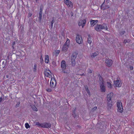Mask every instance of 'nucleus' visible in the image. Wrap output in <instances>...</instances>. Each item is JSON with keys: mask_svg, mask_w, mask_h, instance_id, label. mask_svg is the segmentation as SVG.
<instances>
[{"mask_svg": "<svg viewBox=\"0 0 134 134\" xmlns=\"http://www.w3.org/2000/svg\"><path fill=\"white\" fill-rule=\"evenodd\" d=\"M113 93H110L108 94L107 98V107L108 110H110L111 108L112 105L111 104L112 102L111 98L113 96Z\"/></svg>", "mask_w": 134, "mask_h": 134, "instance_id": "1", "label": "nucleus"}, {"mask_svg": "<svg viewBox=\"0 0 134 134\" xmlns=\"http://www.w3.org/2000/svg\"><path fill=\"white\" fill-rule=\"evenodd\" d=\"M95 29L97 31L99 32L101 30L103 29L107 30L108 28L106 25L104 23L102 24H96L95 26Z\"/></svg>", "mask_w": 134, "mask_h": 134, "instance_id": "2", "label": "nucleus"}, {"mask_svg": "<svg viewBox=\"0 0 134 134\" xmlns=\"http://www.w3.org/2000/svg\"><path fill=\"white\" fill-rule=\"evenodd\" d=\"M77 53L76 52L73 53L71 57V62L72 65V66H74L76 63L75 60L77 57Z\"/></svg>", "mask_w": 134, "mask_h": 134, "instance_id": "3", "label": "nucleus"}, {"mask_svg": "<svg viewBox=\"0 0 134 134\" xmlns=\"http://www.w3.org/2000/svg\"><path fill=\"white\" fill-rule=\"evenodd\" d=\"M66 67L65 62L64 60H63L61 62V67L62 69V72L64 73H67L65 71V69H66Z\"/></svg>", "mask_w": 134, "mask_h": 134, "instance_id": "4", "label": "nucleus"}, {"mask_svg": "<svg viewBox=\"0 0 134 134\" xmlns=\"http://www.w3.org/2000/svg\"><path fill=\"white\" fill-rule=\"evenodd\" d=\"M76 42L79 44H81L82 43V38L80 35L79 34L77 35L76 36Z\"/></svg>", "mask_w": 134, "mask_h": 134, "instance_id": "5", "label": "nucleus"}, {"mask_svg": "<svg viewBox=\"0 0 134 134\" xmlns=\"http://www.w3.org/2000/svg\"><path fill=\"white\" fill-rule=\"evenodd\" d=\"M86 21L85 19L82 20H80L78 22V25L79 26H82V27L83 28L86 23Z\"/></svg>", "mask_w": 134, "mask_h": 134, "instance_id": "6", "label": "nucleus"}, {"mask_svg": "<svg viewBox=\"0 0 134 134\" xmlns=\"http://www.w3.org/2000/svg\"><path fill=\"white\" fill-rule=\"evenodd\" d=\"M105 62L107 64V65L109 67L113 63L112 60L109 58L106 59Z\"/></svg>", "mask_w": 134, "mask_h": 134, "instance_id": "7", "label": "nucleus"}, {"mask_svg": "<svg viewBox=\"0 0 134 134\" xmlns=\"http://www.w3.org/2000/svg\"><path fill=\"white\" fill-rule=\"evenodd\" d=\"M51 127V124L48 123H45L43 124V125H42V127L45 128H49Z\"/></svg>", "mask_w": 134, "mask_h": 134, "instance_id": "8", "label": "nucleus"}, {"mask_svg": "<svg viewBox=\"0 0 134 134\" xmlns=\"http://www.w3.org/2000/svg\"><path fill=\"white\" fill-rule=\"evenodd\" d=\"M114 84L116 87H120L121 86V83L119 80L114 81Z\"/></svg>", "mask_w": 134, "mask_h": 134, "instance_id": "9", "label": "nucleus"}, {"mask_svg": "<svg viewBox=\"0 0 134 134\" xmlns=\"http://www.w3.org/2000/svg\"><path fill=\"white\" fill-rule=\"evenodd\" d=\"M64 2L68 6L70 7L71 5H72V3L69 0H64Z\"/></svg>", "mask_w": 134, "mask_h": 134, "instance_id": "10", "label": "nucleus"}, {"mask_svg": "<svg viewBox=\"0 0 134 134\" xmlns=\"http://www.w3.org/2000/svg\"><path fill=\"white\" fill-rule=\"evenodd\" d=\"M100 87L101 91L102 92H104L106 91L105 86L104 84L100 85Z\"/></svg>", "mask_w": 134, "mask_h": 134, "instance_id": "11", "label": "nucleus"}, {"mask_svg": "<svg viewBox=\"0 0 134 134\" xmlns=\"http://www.w3.org/2000/svg\"><path fill=\"white\" fill-rule=\"evenodd\" d=\"M8 66L7 63V62L3 61L2 62L1 66L3 68L4 70H5Z\"/></svg>", "mask_w": 134, "mask_h": 134, "instance_id": "12", "label": "nucleus"}, {"mask_svg": "<svg viewBox=\"0 0 134 134\" xmlns=\"http://www.w3.org/2000/svg\"><path fill=\"white\" fill-rule=\"evenodd\" d=\"M52 74L51 72L49 70L46 69L44 71V75L47 77L51 75Z\"/></svg>", "mask_w": 134, "mask_h": 134, "instance_id": "13", "label": "nucleus"}, {"mask_svg": "<svg viewBox=\"0 0 134 134\" xmlns=\"http://www.w3.org/2000/svg\"><path fill=\"white\" fill-rule=\"evenodd\" d=\"M69 46L67 45V44H64L62 48V51L65 52L66 51Z\"/></svg>", "mask_w": 134, "mask_h": 134, "instance_id": "14", "label": "nucleus"}, {"mask_svg": "<svg viewBox=\"0 0 134 134\" xmlns=\"http://www.w3.org/2000/svg\"><path fill=\"white\" fill-rule=\"evenodd\" d=\"M98 22V20H91V26H94V25L96 24Z\"/></svg>", "mask_w": 134, "mask_h": 134, "instance_id": "15", "label": "nucleus"}, {"mask_svg": "<svg viewBox=\"0 0 134 134\" xmlns=\"http://www.w3.org/2000/svg\"><path fill=\"white\" fill-rule=\"evenodd\" d=\"M52 81V80H51L50 83V86L51 87L54 88L56 86V81L55 80L54 81L55 82V84H54V83L53 82V81Z\"/></svg>", "mask_w": 134, "mask_h": 134, "instance_id": "16", "label": "nucleus"}, {"mask_svg": "<svg viewBox=\"0 0 134 134\" xmlns=\"http://www.w3.org/2000/svg\"><path fill=\"white\" fill-rule=\"evenodd\" d=\"M99 77L100 81L99 85L104 84V81L102 77L100 76H99Z\"/></svg>", "mask_w": 134, "mask_h": 134, "instance_id": "17", "label": "nucleus"}, {"mask_svg": "<svg viewBox=\"0 0 134 134\" xmlns=\"http://www.w3.org/2000/svg\"><path fill=\"white\" fill-rule=\"evenodd\" d=\"M118 111L120 113H122V112L123 111V109L122 105H121V107L118 108Z\"/></svg>", "mask_w": 134, "mask_h": 134, "instance_id": "18", "label": "nucleus"}, {"mask_svg": "<svg viewBox=\"0 0 134 134\" xmlns=\"http://www.w3.org/2000/svg\"><path fill=\"white\" fill-rule=\"evenodd\" d=\"M99 54V52H94L91 55V57L93 58H94L96 56Z\"/></svg>", "mask_w": 134, "mask_h": 134, "instance_id": "19", "label": "nucleus"}, {"mask_svg": "<svg viewBox=\"0 0 134 134\" xmlns=\"http://www.w3.org/2000/svg\"><path fill=\"white\" fill-rule=\"evenodd\" d=\"M107 86L109 88H111L112 87V85L111 83L109 82H107Z\"/></svg>", "mask_w": 134, "mask_h": 134, "instance_id": "20", "label": "nucleus"}, {"mask_svg": "<svg viewBox=\"0 0 134 134\" xmlns=\"http://www.w3.org/2000/svg\"><path fill=\"white\" fill-rule=\"evenodd\" d=\"M45 62L46 63H47L49 62V57L48 55H46L45 59Z\"/></svg>", "mask_w": 134, "mask_h": 134, "instance_id": "21", "label": "nucleus"}, {"mask_svg": "<svg viewBox=\"0 0 134 134\" xmlns=\"http://www.w3.org/2000/svg\"><path fill=\"white\" fill-rule=\"evenodd\" d=\"M88 43L90 44L92 43V41L91 40L90 36V35H88Z\"/></svg>", "mask_w": 134, "mask_h": 134, "instance_id": "22", "label": "nucleus"}, {"mask_svg": "<svg viewBox=\"0 0 134 134\" xmlns=\"http://www.w3.org/2000/svg\"><path fill=\"white\" fill-rule=\"evenodd\" d=\"M37 70V65L36 64H34L33 68V70L34 72H36Z\"/></svg>", "mask_w": 134, "mask_h": 134, "instance_id": "23", "label": "nucleus"}, {"mask_svg": "<svg viewBox=\"0 0 134 134\" xmlns=\"http://www.w3.org/2000/svg\"><path fill=\"white\" fill-rule=\"evenodd\" d=\"M54 22L55 20L53 18V20L51 22V26L52 29L53 28V24L54 23Z\"/></svg>", "mask_w": 134, "mask_h": 134, "instance_id": "24", "label": "nucleus"}, {"mask_svg": "<svg viewBox=\"0 0 134 134\" xmlns=\"http://www.w3.org/2000/svg\"><path fill=\"white\" fill-rule=\"evenodd\" d=\"M32 108L33 109V110L34 111H38V109L34 105L32 106Z\"/></svg>", "mask_w": 134, "mask_h": 134, "instance_id": "25", "label": "nucleus"}, {"mask_svg": "<svg viewBox=\"0 0 134 134\" xmlns=\"http://www.w3.org/2000/svg\"><path fill=\"white\" fill-rule=\"evenodd\" d=\"M35 124L39 127H42V125H43V124H40L39 122H36Z\"/></svg>", "mask_w": 134, "mask_h": 134, "instance_id": "26", "label": "nucleus"}, {"mask_svg": "<svg viewBox=\"0 0 134 134\" xmlns=\"http://www.w3.org/2000/svg\"><path fill=\"white\" fill-rule=\"evenodd\" d=\"M76 109V108H75L74 110V111H73L72 112V115L74 118H75L76 117V115L75 113V111Z\"/></svg>", "mask_w": 134, "mask_h": 134, "instance_id": "27", "label": "nucleus"}, {"mask_svg": "<svg viewBox=\"0 0 134 134\" xmlns=\"http://www.w3.org/2000/svg\"><path fill=\"white\" fill-rule=\"evenodd\" d=\"M64 44H67V45L69 46V44H70V40L68 38L67 39L66 42Z\"/></svg>", "mask_w": 134, "mask_h": 134, "instance_id": "28", "label": "nucleus"}, {"mask_svg": "<svg viewBox=\"0 0 134 134\" xmlns=\"http://www.w3.org/2000/svg\"><path fill=\"white\" fill-rule=\"evenodd\" d=\"M117 107L118 108L121 107V105H122V103L120 102H118L117 103Z\"/></svg>", "mask_w": 134, "mask_h": 134, "instance_id": "29", "label": "nucleus"}, {"mask_svg": "<svg viewBox=\"0 0 134 134\" xmlns=\"http://www.w3.org/2000/svg\"><path fill=\"white\" fill-rule=\"evenodd\" d=\"M42 13H39V19L41 20L42 19Z\"/></svg>", "mask_w": 134, "mask_h": 134, "instance_id": "30", "label": "nucleus"}, {"mask_svg": "<svg viewBox=\"0 0 134 134\" xmlns=\"http://www.w3.org/2000/svg\"><path fill=\"white\" fill-rule=\"evenodd\" d=\"M25 126L26 128L27 129L30 127V126L29 125V124L27 123H26L25 124Z\"/></svg>", "mask_w": 134, "mask_h": 134, "instance_id": "31", "label": "nucleus"}, {"mask_svg": "<svg viewBox=\"0 0 134 134\" xmlns=\"http://www.w3.org/2000/svg\"><path fill=\"white\" fill-rule=\"evenodd\" d=\"M104 2L103 3L102 5L101 6V9H103V8H104L105 6V5L104 4Z\"/></svg>", "mask_w": 134, "mask_h": 134, "instance_id": "32", "label": "nucleus"}, {"mask_svg": "<svg viewBox=\"0 0 134 134\" xmlns=\"http://www.w3.org/2000/svg\"><path fill=\"white\" fill-rule=\"evenodd\" d=\"M46 91L48 92H50L52 91V90L50 88H47L46 89Z\"/></svg>", "mask_w": 134, "mask_h": 134, "instance_id": "33", "label": "nucleus"}, {"mask_svg": "<svg viewBox=\"0 0 134 134\" xmlns=\"http://www.w3.org/2000/svg\"><path fill=\"white\" fill-rule=\"evenodd\" d=\"M109 8V7L108 5H105V7L103 9V10H104L105 9H106L108 8Z\"/></svg>", "mask_w": 134, "mask_h": 134, "instance_id": "34", "label": "nucleus"}, {"mask_svg": "<svg viewBox=\"0 0 134 134\" xmlns=\"http://www.w3.org/2000/svg\"><path fill=\"white\" fill-rule=\"evenodd\" d=\"M125 32V31H121L120 33V34L121 35H122L124 34V33Z\"/></svg>", "mask_w": 134, "mask_h": 134, "instance_id": "35", "label": "nucleus"}, {"mask_svg": "<svg viewBox=\"0 0 134 134\" xmlns=\"http://www.w3.org/2000/svg\"><path fill=\"white\" fill-rule=\"evenodd\" d=\"M87 93L90 96L91 94H90V91H89V90H87L86 91Z\"/></svg>", "mask_w": 134, "mask_h": 134, "instance_id": "36", "label": "nucleus"}, {"mask_svg": "<svg viewBox=\"0 0 134 134\" xmlns=\"http://www.w3.org/2000/svg\"><path fill=\"white\" fill-rule=\"evenodd\" d=\"M85 89L86 90V91L87 90H88V87H87V86H85Z\"/></svg>", "mask_w": 134, "mask_h": 134, "instance_id": "37", "label": "nucleus"}, {"mask_svg": "<svg viewBox=\"0 0 134 134\" xmlns=\"http://www.w3.org/2000/svg\"><path fill=\"white\" fill-rule=\"evenodd\" d=\"M55 52H56V55H57L58 54H59V53L60 51H59V50H57V51H55Z\"/></svg>", "mask_w": 134, "mask_h": 134, "instance_id": "38", "label": "nucleus"}, {"mask_svg": "<svg viewBox=\"0 0 134 134\" xmlns=\"http://www.w3.org/2000/svg\"><path fill=\"white\" fill-rule=\"evenodd\" d=\"M42 9L41 8V6L40 7V10L39 13H42Z\"/></svg>", "mask_w": 134, "mask_h": 134, "instance_id": "39", "label": "nucleus"}, {"mask_svg": "<svg viewBox=\"0 0 134 134\" xmlns=\"http://www.w3.org/2000/svg\"><path fill=\"white\" fill-rule=\"evenodd\" d=\"M32 14H31V13H29L28 16L29 17H30L32 16Z\"/></svg>", "mask_w": 134, "mask_h": 134, "instance_id": "40", "label": "nucleus"}, {"mask_svg": "<svg viewBox=\"0 0 134 134\" xmlns=\"http://www.w3.org/2000/svg\"><path fill=\"white\" fill-rule=\"evenodd\" d=\"M41 62H42L43 61V58H42V55H41L40 59Z\"/></svg>", "mask_w": 134, "mask_h": 134, "instance_id": "41", "label": "nucleus"}, {"mask_svg": "<svg viewBox=\"0 0 134 134\" xmlns=\"http://www.w3.org/2000/svg\"><path fill=\"white\" fill-rule=\"evenodd\" d=\"M130 69L131 70H132L133 69V67L132 66H130Z\"/></svg>", "mask_w": 134, "mask_h": 134, "instance_id": "42", "label": "nucleus"}, {"mask_svg": "<svg viewBox=\"0 0 134 134\" xmlns=\"http://www.w3.org/2000/svg\"><path fill=\"white\" fill-rule=\"evenodd\" d=\"M2 97L0 98V103L2 101Z\"/></svg>", "mask_w": 134, "mask_h": 134, "instance_id": "43", "label": "nucleus"}, {"mask_svg": "<svg viewBox=\"0 0 134 134\" xmlns=\"http://www.w3.org/2000/svg\"><path fill=\"white\" fill-rule=\"evenodd\" d=\"M127 42V40H125L124 41V43H126Z\"/></svg>", "mask_w": 134, "mask_h": 134, "instance_id": "44", "label": "nucleus"}, {"mask_svg": "<svg viewBox=\"0 0 134 134\" xmlns=\"http://www.w3.org/2000/svg\"><path fill=\"white\" fill-rule=\"evenodd\" d=\"M109 0H105L104 1V2L106 1L107 2H109Z\"/></svg>", "mask_w": 134, "mask_h": 134, "instance_id": "45", "label": "nucleus"}, {"mask_svg": "<svg viewBox=\"0 0 134 134\" xmlns=\"http://www.w3.org/2000/svg\"><path fill=\"white\" fill-rule=\"evenodd\" d=\"M88 72L89 73H91L92 72L90 70Z\"/></svg>", "mask_w": 134, "mask_h": 134, "instance_id": "46", "label": "nucleus"}, {"mask_svg": "<svg viewBox=\"0 0 134 134\" xmlns=\"http://www.w3.org/2000/svg\"><path fill=\"white\" fill-rule=\"evenodd\" d=\"M97 107H95L94 108H93L92 109L96 110L97 109Z\"/></svg>", "mask_w": 134, "mask_h": 134, "instance_id": "47", "label": "nucleus"}, {"mask_svg": "<svg viewBox=\"0 0 134 134\" xmlns=\"http://www.w3.org/2000/svg\"><path fill=\"white\" fill-rule=\"evenodd\" d=\"M9 76L8 75H7L6 76V77L7 78H8L9 77Z\"/></svg>", "mask_w": 134, "mask_h": 134, "instance_id": "48", "label": "nucleus"}, {"mask_svg": "<svg viewBox=\"0 0 134 134\" xmlns=\"http://www.w3.org/2000/svg\"><path fill=\"white\" fill-rule=\"evenodd\" d=\"M84 75V74H82V75Z\"/></svg>", "mask_w": 134, "mask_h": 134, "instance_id": "49", "label": "nucleus"}, {"mask_svg": "<svg viewBox=\"0 0 134 134\" xmlns=\"http://www.w3.org/2000/svg\"><path fill=\"white\" fill-rule=\"evenodd\" d=\"M38 0H36V2H37V1H38Z\"/></svg>", "mask_w": 134, "mask_h": 134, "instance_id": "50", "label": "nucleus"}]
</instances>
